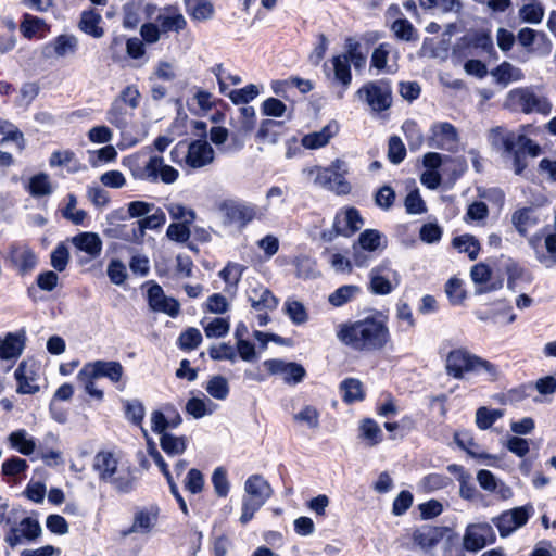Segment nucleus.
<instances>
[{
	"label": "nucleus",
	"instance_id": "nucleus-1",
	"mask_svg": "<svg viewBox=\"0 0 556 556\" xmlns=\"http://www.w3.org/2000/svg\"><path fill=\"white\" fill-rule=\"evenodd\" d=\"M337 338L356 352L381 351L391 342L388 318L381 313H376L341 324L337 330Z\"/></svg>",
	"mask_w": 556,
	"mask_h": 556
},
{
	"label": "nucleus",
	"instance_id": "nucleus-2",
	"mask_svg": "<svg viewBox=\"0 0 556 556\" xmlns=\"http://www.w3.org/2000/svg\"><path fill=\"white\" fill-rule=\"evenodd\" d=\"M444 368L447 376L457 380L476 376L480 377L483 381L493 382L500 377V369L495 364L471 353L465 348L450 351L445 357Z\"/></svg>",
	"mask_w": 556,
	"mask_h": 556
},
{
	"label": "nucleus",
	"instance_id": "nucleus-3",
	"mask_svg": "<svg viewBox=\"0 0 556 556\" xmlns=\"http://www.w3.org/2000/svg\"><path fill=\"white\" fill-rule=\"evenodd\" d=\"M92 467L101 482L112 485L118 492L128 493L135 488L134 471L119 452H98Z\"/></svg>",
	"mask_w": 556,
	"mask_h": 556
},
{
	"label": "nucleus",
	"instance_id": "nucleus-4",
	"mask_svg": "<svg viewBox=\"0 0 556 556\" xmlns=\"http://www.w3.org/2000/svg\"><path fill=\"white\" fill-rule=\"evenodd\" d=\"M128 167L135 179L152 184L162 181L163 184L170 185L179 177V172L173 166L165 164L164 159L159 155H151L146 161L130 157L128 160Z\"/></svg>",
	"mask_w": 556,
	"mask_h": 556
},
{
	"label": "nucleus",
	"instance_id": "nucleus-5",
	"mask_svg": "<svg viewBox=\"0 0 556 556\" xmlns=\"http://www.w3.org/2000/svg\"><path fill=\"white\" fill-rule=\"evenodd\" d=\"M346 173L348 165L342 160L333 161L328 167L312 166L302 170L303 176L315 186L338 194H346L351 190L350 184L344 178Z\"/></svg>",
	"mask_w": 556,
	"mask_h": 556
},
{
	"label": "nucleus",
	"instance_id": "nucleus-6",
	"mask_svg": "<svg viewBox=\"0 0 556 556\" xmlns=\"http://www.w3.org/2000/svg\"><path fill=\"white\" fill-rule=\"evenodd\" d=\"M174 163L190 169H200L213 163L215 151L204 139L189 143L178 142L170 151Z\"/></svg>",
	"mask_w": 556,
	"mask_h": 556
},
{
	"label": "nucleus",
	"instance_id": "nucleus-7",
	"mask_svg": "<svg viewBox=\"0 0 556 556\" xmlns=\"http://www.w3.org/2000/svg\"><path fill=\"white\" fill-rule=\"evenodd\" d=\"M273 489L269 482L261 475H252L244 482V494L240 522L248 523L255 513L270 498Z\"/></svg>",
	"mask_w": 556,
	"mask_h": 556
},
{
	"label": "nucleus",
	"instance_id": "nucleus-8",
	"mask_svg": "<svg viewBox=\"0 0 556 556\" xmlns=\"http://www.w3.org/2000/svg\"><path fill=\"white\" fill-rule=\"evenodd\" d=\"M131 113L127 110L121 101L114 100L111 108L106 112V121L115 126L121 131L122 142L121 149H126L136 146L147 137V129L142 128L135 135L129 129V118Z\"/></svg>",
	"mask_w": 556,
	"mask_h": 556
},
{
	"label": "nucleus",
	"instance_id": "nucleus-9",
	"mask_svg": "<svg viewBox=\"0 0 556 556\" xmlns=\"http://www.w3.org/2000/svg\"><path fill=\"white\" fill-rule=\"evenodd\" d=\"M510 105L517 106L523 113H538L547 116L553 111L551 100L542 94L535 93L531 88H515L507 94Z\"/></svg>",
	"mask_w": 556,
	"mask_h": 556
},
{
	"label": "nucleus",
	"instance_id": "nucleus-10",
	"mask_svg": "<svg viewBox=\"0 0 556 556\" xmlns=\"http://www.w3.org/2000/svg\"><path fill=\"white\" fill-rule=\"evenodd\" d=\"M534 514V507L531 503L503 510L492 518V523L496 527L498 535L506 539L516 531L525 527Z\"/></svg>",
	"mask_w": 556,
	"mask_h": 556
},
{
	"label": "nucleus",
	"instance_id": "nucleus-11",
	"mask_svg": "<svg viewBox=\"0 0 556 556\" xmlns=\"http://www.w3.org/2000/svg\"><path fill=\"white\" fill-rule=\"evenodd\" d=\"M216 210L226 226L243 228L257 217V210L253 204L236 200H223L217 203Z\"/></svg>",
	"mask_w": 556,
	"mask_h": 556
},
{
	"label": "nucleus",
	"instance_id": "nucleus-12",
	"mask_svg": "<svg viewBox=\"0 0 556 556\" xmlns=\"http://www.w3.org/2000/svg\"><path fill=\"white\" fill-rule=\"evenodd\" d=\"M356 96L377 113L388 110L392 104L391 86L383 79L366 83L357 90Z\"/></svg>",
	"mask_w": 556,
	"mask_h": 556
},
{
	"label": "nucleus",
	"instance_id": "nucleus-13",
	"mask_svg": "<svg viewBox=\"0 0 556 556\" xmlns=\"http://www.w3.org/2000/svg\"><path fill=\"white\" fill-rule=\"evenodd\" d=\"M496 533L486 521L471 522L465 528L462 545L469 553H478L496 542Z\"/></svg>",
	"mask_w": 556,
	"mask_h": 556
},
{
	"label": "nucleus",
	"instance_id": "nucleus-14",
	"mask_svg": "<svg viewBox=\"0 0 556 556\" xmlns=\"http://www.w3.org/2000/svg\"><path fill=\"white\" fill-rule=\"evenodd\" d=\"M42 534L40 522L35 517H25L10 527L4 535L5 543L14 548L24 542H34Z\"/></svg>",
	"mask_w": 556,
	"mask_h": 556
},
{
	"label": "nucleus",
	"instance_id": "nucleus-15",
	"mask_svg": "<svg viewBox=\"0 0 556 556\" xmlns=\"http://www.w3.org/2000/svg\"><path fill=\"white\" fill-rule=\"evenodd\" d=\"M370 291L375 294L387 295L391 293L400 283V275L392 269L389 261L374 267L369 273Z\"/></svg>",
	"mask_w": 556,
	"mask_h": 556
},
{
	"label": "nucleus",
	"instance_id": "nucleus-16",
	"mask_svg": "<svg viewBox=\"0 0 556 556\" xmlns=\"http://www.w3.org/2000/svg\"><path fill=\"white\" fill-rule=\"evenodd\" d=\"M40 365L33 361H23L15 369L14 377L17 381L16 392L20 394H35L39 392Z\"/></svg>",
	"mask_w": 556,
	"mask_h": 556
},
{
	"label": "nucleus",
	"instance_id": "nucleus-17",
	"mask_svg": "<svg viewBox=\"0 0 556 556\" xmlns=\"http://www.w3.org/2000/svg\"><path fill=\"white\" fill-rule=\"evenodd\" d=\"M263 367L269 375L279 376L287 384L295 386L306 376L305 368L295 362H287L279 358L266 359Z\"/></svg>",
	"mask_w": 556,
	"mask_h": 556
},
{
	"label": "nucleus",
	"instance_id": "nucleus-18",
	"mask_svg": "<svg viewBox=\"0 0 556 556\" xmlns=\"http://www.w3.org/2000/svg\"><path fill=\"white\" fill-rule=\"evenodd\" d=\"M324 72L332 84L341 86L339 98H342L352 83L351 66L346 56L343 53L332 56L324 64Z\"/></svg>",
	"mask_w": 556,
	"mask_h": 556
},
{
	"label": "nucleus",
	"instance_id": "nucleus-19",
	"mask_svg": "<svg viewBox=\"0 0 556 556\" xmlns=\"http://www.w3.org/2000/svg\"><path fill=\"white\" fill-rule=\"evenodd\" d=\"M256 113L253 106L244 105L238 110V114L231 118V139L237 148H242L247 137L255 127Z\"/></svg>",
	"mask_w": 556,
	"mask_h": 556
},
{
	"label": "nucleus",
	"instance_id": "nucleus-20",
	"mask_svg": "<svg viewBox=\"0 0 556 556\" xmlns=\"http://www.w3.org/2000/svg\"><path fill=\"white\" fill-rule=\"evenodd\" d=\"M147 286V300L152 311L164 313L170 317H176L179 314V303L174 298L167 296L160 285L149 281Z\"/></svg>",
	"mask_w": 556,
	"mask_h": 556
},
{
	"label": "nucleus",
	"instance_id": "nucleus-21",
	"mask_svg": "<svg viewBox=\"0 0 556 556\" xmlns=\"http://www.w3.org/2000/svg\"><path fill=\"white\" fill-rule=\"evenodd\" d=\"M399 50L389 42L380 43L372 51L370 66L380 73L394 74L399 70Z\"/></svg>",
	"mask_w": 556,
	"mask_h": 556
},
{
	"label": "nucleus",
	"instance_id": "nucleus-22",
	"mask_svg": "<svg viewBox=\"0 0 556 556\" xmlns=\"http://www.w3.org/2000/svg\"><path fill=\"white\" fill-rule=\"evenodd\" d=\"M427 140L430 148L451 151L457 144L458 135L452 124L447 122H441L431 126Z\"/></svg>",
	"mask_w": 556,
	"mask_h": 556
},
{
	"label": "nucleus",
	"instance_id": "nucleus-23",
	"mask_svg": "<svg viewBox=\"0 0 556 556\" xmlns=\"http://www.w3.org/2000/svg\"><path fill=\"white\" fill-rule=\"evenodd\" d=\"M154 21L157 22L163 33H180L187 27V20L176 4H167L159 10Z\"/></svg>",
	"mask_w": 556,
	"mask_h": 556
},
{
	"label": "nucleus",
	"instance_id": "nucleus-24",
	"mask_svg": "<svg viewBox=\"0 0 556 556\" xmlns=\"http://www.w3.org/2000/svg\"><path fill=\"white\" fill-rule=\"evenodd\" d=\"M160 509L155 505L138 508L134 515L131 527L124 532L125 535L131 533L147 534L155 527L159 519Z\"/></svg>",
	"mask_w": 556,
	"mask_h": 556
},
{
	"label": "nucleus",
	"instance_id": "nucleus-25",
	"mask_svg": "<svg viewBox=\"0 0 556 556\" xmlns=\"http://www.w3.org/2000/svg\"><path fill=\"white\" fill-rule=\"evenodd\" d=\"M364 220L354 207H348L336 214L333 228L338 235L349 237L361 229Z\"/></svg>",
	"mask_w": 556,
	"mask_h": 556
},
{
	"label": "nucleus",
	"instance_id": "nucleus-26",
	"mask_svg": "<svg viewBox=\"0 0 556 556\" xmlns=\"http://www.w3.org/2000/svg\"><path fill=\"white\" fill-rule=\"evenodd\" d=\"M83 367L97 379L106 378L115 384L121 382L124 375L122 364L116 361H94L86 363Z\"/></svg>",
	"mask_w": 556,
	"mask_h": 556
},
{
	"label": "nucleus",
	"instance_id": "nucleus-27",
	"mask_svg": "<svg viewBox=\"0 0 556 556\" xmlns=\"http://www.w3.org/2000/svg\"><path fill=\"white\" fill-rule=\"evenodd\" d=\"M247 296L251 306L260 312L274 311L278 305V299L271 291L257 282L250 285Z\"/></svg>",
	"mask_w": 556,
	"mask_h": 556
},
{
	"label": "nucleus",
	"instance_id": "nucleus-28",
	"mask_svg": "<svg viewBox=\"0 0 556 556\" xmlns=\"http://www.w3.org/2000/svg\"><path fill=\"white\" fill-rule=\"evenodd\" d=\"M520 134L503 127L493 128L489 134V141L493 149L504 155L514 152L518 143H520Z\"/></svg>",
	"mask_w": 556,
	"mask_h": 556
},
{
	"label": "nucleus",
	"instance_id": "nucleus-29",
	"mask_svg": "<svg viewBox=\"0 0 556 556\" xmlns=\"http://www.w3.org/2000/svg\"><path fill=\"white\" fill-rule=\"evenodd\" d=\"M9 258L22 275L33 270L37 265L36 254L25 244H12L9 250Z\"/></svg>",
	"mask_w": 556,
	"mask_h": 556
},
{
	"label": "nucleus",
	"instance_id": "nucleus-30",
	"mask_svg": "<svg viewBox=\"0 0 556 556\" xmlns=\"http://www.w3.org/2000/svg\"><path fill=\"white\" fill-rule=\"evenodd\" d=\"M78 48V39L74 35L63 34L54 38L47 47V54L58 58L74 55Z\"/></svg>",
	"mask_w": 556,
	"mask_h": 556
},
{
	"label": "nucleus",
	"instance_id": "nucleus-31",
	"mask_svg": "<svg viewBox=\"0 0 556 556\" xmlns=\"http://www.w3.org/2000/svg\"><path fill=\"white\" fill-rule=\"evenodd\" d=\"M339 126L331 122L323 127L319 131L305 135L302 138V146L306 149L315 150L325 147L330 139L338 132Z\"/></svg>",
	"mask_w": 556,
	"mask_h": 556
},
{
	"label": "nucleus",
	"instance_id": "nucleus-32",
	"mask_svg": "<svg viewBox=\"0 0 556 556\" xmlns=\"http://www.w3.org/2000/svg\"><path fill=\"white\" fill-rule=\"evenodd\" d=\"M72 243L77 250L85 252L91 258L98 257L102 251V240L94 232H81L72 238Z\"/></svg>",
	"mask_w": 556,
	"mask_h": 556
},
{
	"label": "nucleus",
	"instance_id": "nucleus-33",
	"mask_svg": "<svg viewBox=\"0 0 556 556\" xmlns=\"http://www.w3.org/2000/svg\"><path fill=\"white\" fill-rule=\"evenodd\" d=\"M25 346L24 333H8L5 338H0V358H17Z\"/></svg>",
	"mask_w": 556,
	"mask_h": 556
},
{
	"label": "nucleus",
	"instance_id": "nucleus-34",
	"mask_svg": "<svg viewBox=\"0 0 556 556\" xmlns=\"http://www.w3.org/2000/svg\"><path fill=\"white\" fill-rule=\"evenodd\" d=\"M442 536L440 528L426 526L414 532L413 540L422 551L429 552L438 545Z\"/></svg>",
	"mask_w": 556,
	"mask_h": 556
},
{
	"label": "nucleus",
	"instance_id": "nucleus-35",
	"mask_svg": "<svg viewBox=\"0 0 556 556\" xmlns=\"http://www.w3.org/2000/svg\"><path fill=\"white\" fill-rule=\"evenodd\" d=\"M25 189L34 198L49 197L54 191V186L46 173H38L28 179Z\"/></svg>",
	"mask_w": 556,
	"mask_h": 556
},
{
	"label": "nucleus",
	"instance_id": "nucleus-36",
	"mask_svg": "<svg viewBox=\"0 0 556 556\" xmlns=\"http://www.w3.org/2000/svg\"><path fill=\"white\" fill-rule=\"evenodd\" d=\"M491 74L495 81L504 87L511 83L521 81L525 78V74L521 68L513 65L509 62L501 63L496 68L492 71Z\"/></svg>",
	"mask_w": 556,
	"mask_h": 556
},
{
	"label": "nucleus",
	"instance_id": "nucleus-37",
	"mask_svg": "<svg viewBox=\"0 0 556 556\" xmlns=\"http://www.w3.org/2000/svg\"><path fill=\"white\" fill-rule=\"evenodd\" d=\"M101 21L102 16L97 10H86L81 13L79 29L93 38H101L104 35Z\"/></svg>",
	"mask_w": 556,
	"mask_h": 556
},
{
	"label": "nucleus",
	"instance_id": "nucleus-38",
	"mask_svg": "<svg viewBox=\"0 0 556 556\" xmlns=\"http://www.w3.org/2000/svg\"><path fill=\"white\" fill-rule=\"evenodd\" d=\"M160 446L170 457L180 456L187 450L188 439L185 435H176L169 432L162 433L160 435Z\"/></svg>",
	"mask_w": 556,
	"mask_h": 556
},
{
	"label": "nucleus",
	"instance_id": "nucleus-39",
	"mask_svg": "<svg viewBox=\"0 0 556 556\" xmlns=\"http://www.w3.org/2000/svg\"><path fill=\"white\" fill-rule=\"evenodd\" d=\"M387 238L376 229H366L358 237V245L364 251L375 252L387 248Z\"/></svg>",
	"mask_w": 556,
	"mask_h": 556
},
{
	"label": "nucleus",
	"instance_id": "nucleus-40",
	"mask_svg": "<svg viewBox=\"0 0 556 556\" xmlns=\"http://www.w3.org/2000/svg\"><path fill=\"white\" fill-rule=\"evenodd\" d=\"M10 446L23 455H30L36 448L35 440L27 433L26 430L20 429L13 431L8 437Z\"/></svg>",
	"mask_w": 556,
	"mask_h": 556
},
{
	"label": "nucleus",
	"instance_id": "nucleus-41",
	"mask_svg": "<svg viewBox=\"0 0 556 556\" xmlns=\"http://www.w3.org/2000/svg\"><path fill=\"white\" fill-rule=\"evenodd\" d=\"M217 405L207 397H191L186 403V412L195 419L212 415Z\"/></svg>",
	"mask_w": 556,
	"mask_h": 556
},
{
	"label": "nucleus",
	"instance_id": "nucleus-42",
	"mask_svg": "<svg viewBox=\"0 0 556 556\" xmlns=\"http://www.w3.org/2000/svg\"><path fill=\"white\" fill-rule=\"evenodd\" d=\"M188 14L194 21L210 20L214 14L211 2L204 0H184Z\"/></svg>",
	"mask_w": 556,
	"mask_h": 556
},
{
	"label": "nucleus",
	"instance_id": "nucleus-43",
	"mask_svg": "<svg viewBox=\"0 0 556 556\" xmlns=\"http://www.w3.org/2000/svg\"><path fill=\"white\" fill-rule=\"evenodd\" d=\"M359 437L367 445L375 446L382 441V430L371 418H365L359 422Z\"/></svg>",
	"mask_w": 556,
	"mask_h": 556
},
{
	"label": "nucleus",
	"instance_id": "nucleus-44",
	"mask_svg": "<svg viewBox=\"0 0 556 556\" xmlns=\"http://www.w3.org/2000/svg\"><path fill=\"white\" fill-rule=\"evenodd\" d=\"M342 399L345 403H354L364 399L363 383L355 378L344 379L340 383Z\"/></svg>",
	"mask_w": 556,
	"mask_h": 556
},
{
	"label": "nucleus",
	"instance_id": "nucleus-45",
	"mask_svg": "<svg viewBox=\"0 0 556 556\" xmlns=\"http://www.w3.org/2000/svg\"><path fill=\"white\" fill-rule=\"evenodd\" d=\"M513 225L516 230L525 236L529 228L534 226L538 223L536 217L534 216V210L531 207H523L516 211L511 217Z\"/></svg>",
	"mask_w": 556,
	"mask_h": 556
},
{
	"label": "nucleus",
	"instance_id": "nucleus-46",
	"mask_svg": "<svg viewBox=\"0 0 556 556\" xmlns=\"http://www.w3.org/2000/svg\"><path fill=\"white\" fill-rule=\"evenodd\" d=\"M359 292L361 289L358 286L345 285L329 294L328 301L332 306L340 307L355 299Z\"/></svg>",
	"mask_w": 556,
	"mask_h": 556
},
{
	"label": "nucleus",
	"instance_id": "nucleus-47",
	"mask_svg": "<svg viewBox=\"0 0 556 556\" xmlns=\"http://www.w3.org/2000/svg\"><path fill=\"white\" fill-rule=\"evenodd\" d=\"M201 324L207 338L225 337L230 328L228 319L223 317L205 318Z\"/></svg>",
	"mask_w": 556,
	"mask_h": 556
},
{
	"label": "nucleus",
	"instance_id": "nucleus-48",
	"mask_svg": "<svg viewBox=\"0 0 556 556\" xmlns=\"http://www.w3.org/2000/svg\"><path fill=\"white\" fill-rule=\"evenodd\" d=\"M453 247L460 253H467L470 260H476L480 252L479 241L468 233L454 238Z\"/></svg>",
	"mask_w": 556,
	"mask_h": 556
},
{
	"label": "nucleus",
	"instance_id": "nucleus-49",
	"mask_svg": "<svg viewBox=\"0 0 556 556\" xmlns=\"http://www.w3.org/2000/svg\"><path fill=\"white\" fill-rule=\"evenodd\" d=\"M77 380L83 386L85 392L98 400L102 401L104 397L103 390L99 389L96 384L97 378L90 374L86 368L81 367V369L77 374Z\"/></svg>",
	"mask_w": 556,
	"mask_h": 556
},
{
	"label": "nucleus",
	"instance_id": "nucleus-50",
	"mask_svg": "<svg viewBox=\"0 0 556 556\" xmlns=\"http://www.w3.org/2000/svg\"><path fill=\"white\" fill-rule=\"evenodd\" d=\"M293 419L296 422L305 425L308 429H318L320 413L313 405L303 406L296 414L293 415Z\"/></svg>",
	"mask_w": 556,
	"mask_h": 556
},
{
	"label": "nucleus",
	"instance_id": "nucleus-51",
	"mask_svg": "<svg viewBox=\"0 0 556 556\" xmlns=\"http://www.w3.org/2000/svg\"><path fill=\"white\" fill-rule=\"evenodd\" d=\"M88 155L90 165L92 167H99L102 164L115 161L117 157V151L113 146L106 144L98 150H89Z\"/></svg>",
	"mask_w": 556,
	"mask_h": 556
},
{
	"label": "nucleus",
	"instance_id": "nucleus-52",
	"mask_svg": "<svg viewBox=\"0 0 556 556\" xmlns=\"http://www.w3.org/2000/svg\"><path fill=\"white\" fill-rule=\"evenodd\" d=\"M261 91V87L254 84H250L240 89L229 90L227 97L235 104H247L254 100Z\"/></svg>",
	"mask_w": 556,
	"mask_h": 556
},
{
	"label": "nucleus",
	"instance_id": "nucleus-53",
	"mask_svg": "<svg viewBox=\"0 0 556 556\" xmlns=\"http://www.w3.org/2000/svg\"><path fill=\"white\" fill-rule=\"evenodd\" d=\"M283 312L294 325H303L308 319L304 305L293 299H288L285 302Z\"/></svg>",
	"mask_w": 556,
	"mask_h": 556
},
{
	"label": "nucleus",
	"instance_id": "nucleus-54",
	"mask_svg": "<svg viewBox=\"0 0 556 556\" xmlns=\"http://www.w3.org/2000/svg\"><path fill=\"white\" fill-rule=\"evenodd\" d=\"M20 29L21 33L26 38L30 39L36 35L40 34L41 31L46 30L47 24L42 18L38 16H34L31 14H24Z\"/></svg>",
	"mask_w": 556,
	"mask_h": 556
},
{
	"label": "nucleus",
	"instance_id": "nucleus-55",
	"mask_svg": "<svg viewBox=\"0 0 556 556\" xmlns=\"http://www.w3.org/2000/svg\"><path fill=\"white\" fill-rule=\"evenodd\" d=\"M451 479L440 473H430L425 476L418 482V489L422 492L430 493L446 488Z\"/></svg>",
	"mask_w": 556,
	"mask_h": 556
},
{
	"label": "nucleus",
	"instance_id": "nucleus-56",
	"mask_svg": "<svg viewBox=\"0 0 556 556\" xmlns=\"http://www.w3.org/2000/svg\"><path fill=\"white\" fill-rule=\"evenodd\" d=\"M0 134L3 136L1 143L13 141L20 150L24 149V136L11 122L0 118Z\"/></svg>",
	"mask_w": 556,
	"mask_h": 556
},
{
	"label": "nucleus",
	"instance_id": "nucleus-57",
	"mask_svg": "<svg viewBox=\"0 0 556 556\" xmlns=\"http://www.w3.org/2000/svg\"><path fill=\"white\" fill-rule=\"evenodd\" d=\"M212 484L218 497H226L230 491V483L226 468L216 467L212 473Z\"/></svg>",
	"mask_w": 556,
	"mask_h": 556
},
{
	"label": "nucleus",
	"instance_id": "nucleus-58",
	"mask_svg": "<svg viewBox=\"0 0 556 556\" xmlns=\"http://www.w3.org/2000/svg\"><path fill=\"white\" fill-rule=\"evenodd\" d=\"M520 18L530 24H539L544 16V8L539 2L525 4L519 10Z\"/></svg>",
	"mask_w": 556,
	"mask_h": 556
},
{
	"label": "nucleus",
	"instance_id": "nucleus-59",
	"mask_svg": "<svg viewBox=\"0 0 556 556\" xmlns=\"http://www.w3.org/2000/svg\"><path fill=\"white\" fill-rule=\"evenodd\" d=\"M207 393L216 400H225L229 394L227 380L222 376H214L207 381L205 387Z\"/></svg>",
	"mask_w": 556,
	"mask_h": 556
},
{
	"label": "nucleus",
	"instance_id": "nucleus-60",
	"mask_svg": "<svg viewBox=\"0 0 556 556\" xmlns=\"http://www.w3.org/2000/svg\"><path fill=\"white\" fill-rule=\"evenodd\" d=\"M402 129L405 134L410 150L420 149L424 143V136L418 125L414 121H406L403 124Z\"/></svg>",
	"mask_w": 556,
	"mask_h": 556
},
{
	"label": "nucleus",
	"instance_id": "nucleus-61",
	"mask_svg": "<svg viewBox=\"0 0 556 556\" xmlns=\"http://www.w3.org/2000/svg\"><path fill=\"white\" fill-rule=\"evenodd\" d=\"M348 50L343 53L349 60V64H353L356 71L365 68L367 63L366 55L359 50V45L352 39L348 40Z\"/></svg>",
	"mask_w": 556,
	"mask_h": 556
},
{
	"label": "nucleus",
	"instance_id": "nucleus-62",
	"mask_svg": "<svg viewBox=\"0 0 556 556\" xmlns=\"http://www.w3.org/2000/svg\"><path fill=\"white\" fill-rule=\"evenodd\" d=\"M396 38L405 41L417 39V31L413 24L406 18H399L391 26Z\"/></svg>",
	"mask_w": 556,
	"mask_h": 556
},
{
	"label": "nucleus",
	"instance_id": "nucleus-63",
	"mask_svg": "<svg viewBox=\"0 0 556 556\" xmlns=\"http://www.w3.org/2000/svg\"><path fill=\"white\" fill-rule=\"evenodd\" d=\"M202 342V334L199 329L190 327L180 333L178 345L181 350L191 351L197 349Z\"/></svg>",
	"mask_w": 556,
	"mask_h": 556
},
{
	"label": "nucleus",
	"instance_id": "nucleus-64",
	"mask_svg": "<svg viewBox=\"0 0 556 556\" xmlns=\"http://www.w3.org/2000/svg\"><path fill=\"white\" fill-rule=\"evenodd\" d=\"M124 408L126 418L134 425L142 427L146 413L143 404L138 400L125 401Z\"/></svg>",
	"mask_w": 556,
	"mask_h": 556
}]
</instances>
